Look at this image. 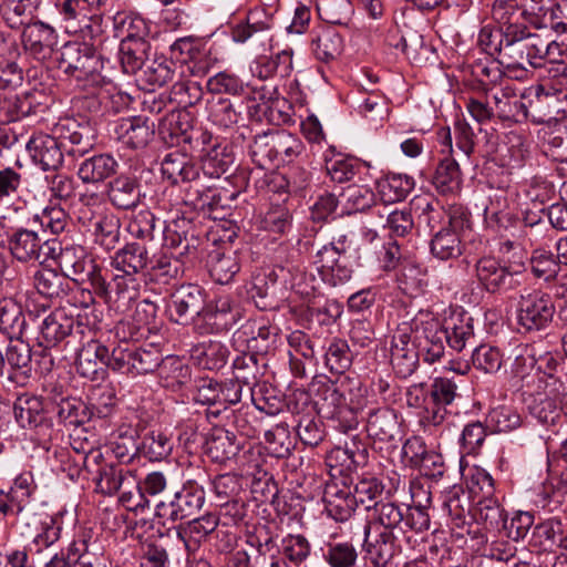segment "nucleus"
<instances>
[{"label":"nucleus","instance_id":"f257e3e1","mask_svg":"<svg viewBox=\"0 0 567 567\" xmlns=\"http://www.w3.org/2000/svg\"><path fill=\"white\" fill-rule=\"evenodd\" d=\"M151 262L145 244L132 241L115 251L111 266L117 271L111 280L105 276L103 302L109 310L118 313L127 311L140 296L141 282L137 275Z\"/></svg>","mask_w":567,"mask_h":567},{"label":"nucleus","instance_id":"f03ea898","mask_svg":"<svg viewBox=\"0 0 567 567\" xmlns=\"http://www.w3.org/2000/svg\"><path fill=\"white\" fill-rule=\"evenodd\" d=\"M60 260L56 264L60 271L71 281L81 285L89 282L91 290L83 289L82 305L87 308L95 303V297L103 301L105 291V270L87 257L84 248L76 245H66L60 249Z\"/></svg>","mask_w":567,"mask_h":567},{"label":"nucleus","instance_id":"7ed1b4c3","mask_svg":"<svg viewBox=\"0 0 567 567\" xmlns=\"http://www.w3.org/2000/svg\"><path fill=\"white\" fill-rule=\"evenodd\" d=\"M506 34L499 64L508 70H526V65L540 68L551 47L556 45L554 41L548 42L529 32L528 27Z\"/></svg>","mask_w":567,"mask_h":567},{"label":"nucleus","instance_id":"20e7f679","mask_svg":"<svg viewBox=\"0 0 567 567\" xmlns=\"http://www.w3.org/2000/svg\"><path fill=\"white\" fill-rule=\"evenodd\" d=\"M58 62L59 69L85 90L99 87L104 83L100 55L86 43L66 42L61 48Z\"/></svg>","mask_w":567,"mask_h":567},{"label":"nucleus","instance_id":"39448f33","mask_svg":"<svg viewBox=\"0 0 567 567\" xmlns=\"http://www.w3.org/2000/svg\"><path fill=\"white\" fill-rule=\"evenodd\" d=\"M556 307L553 297L538 289L524 288L517 303V323L526 332L547 329L553 322Z\"/></svg>","mask_w":567,"mask_h":567},{"label":"nucleus","instance_id":"423d86ee","mask_svg":"<svg viewBox=\"0 0 567 567\" xmlns=\"http://www.w3.org/2000/svg\"><path fill=\"white\" fill-rule=\"evenodd\" d=\"M312 391L319 413L328 419H333L336 412L344 406L346 391L353 394V398L350 399L351 403L360 404L359 398L363 395L361 381L349 377H344L340 381H332L329 378L316 380L312 383Z\"/></svg>","mask_w":567,"mask_h":567},{"label":"nucleus","instance_id":"0eeeda50","mask_svg":"<svg viewBox=\"0 0 567 567\" xmlns=\"http://www.w3.org/2000/svg\"><path fill=\"white\" fill-rule=\"evenodd\" d=\"M84 468L94 474L97 489L105 495H114L122 488L135 487V475L122 464L105 462L100 450H91L84 456Z\"/></svg>","mask_w":567,"mask_h":567},{"label":"nucleus","instance_id":"6e6552de","mask_svg":"<svg viewBox=\"0 0 567 567\" xmlns=\"http://www.w3.org/2000/svg\"><path fill=\"white\" fill-rule=\"evenodd\" d=\"M162 363V352L155 347L143 348L128 342H120L113 348L112 370L137 377L157 371Z\"/></svg>","mask_w":567,"mask_h":567},{"label":"nucleus","instance_id":"1a4fd4ad","mask_svg":"<svg viewBox=\"0 0 567 567\" xmlns=\"http://www.w3.org/2000/svg\"><path fill=\"white\" fill-rule=\"evenodd\" d=\"M205 503L204 488L193 480L156 505V515L173 523L196 515Z\"/></svg>","mask_w":567,"mask_h":567},{"label":"nucleus","instance_id":"9d476101","mask_svg":"<svg viewBox=\"0 0 567 567\" xmlns=\"http://www.w3.org/2000/svg\"><path fill=\"white\" fill-rule=\"evenodd\" d=\"M414 344L426 363H435L445 352L446 331L443 323L430 313H421L412 322Z\"/></svg>","mask_w":567,"mask_h":567},{"label":"nucleus","instance_id":"9b49d317","mask_svg":"<svg viewBox=\"0 0 567 567\" xmlns=\"http://www.w3.org/2000/svg\"><path fill=\"white\" fill-rule=\"evenodd\" d=\"M84 332L83 324L63 308H55L38 324L37 342L44 349L53 348L66 340L69 344Z\"/></svg>","mask_w":567,"mask_h":567},{"label":"nucleus","instance_id":"f8f14e48","mask_svg":"<svg viewBox=\"0 0 567 567\" xmlns=\"http://www.w3.org/2000/svg\"><path fill=\"white\" fill-rule=\"evenodd\" d=\"M274 554H279L276 542L260 530L248 535L245 544L229 554L227 567H267Z\"/></svg>","mask_w":567,"mask_h":567},{"label":"nucleus","instance_id":"ddd939ff","mask_svg":"<svg viewBox=\"0 0 567 567\" xmlns=\"http://www.w3.org/2000/svg\"><path fill=\"white\" fill-rule=\"evenodd\" d=\"M567 113V91L542 84L536 91L530 121L535 124L557 125Z\"/></svg>","mask_w":567,"mask_h":567},{"label":"nucleus","instance_id":"4468645a","mask_svg":"<svg viewBox=\"0 0 567 567\" xmlns=\"http://www.w3.org/2000/svg\"><path fill=\"white\" fill-rule=\"evenodd\" d=\"M205 291L197 285H183L172 295L168 303L171 320L186 324L195 317L203 319L205 311Z\"/></svg>","mask_w":567,"mask_h":567},{"label":"nucleus","instance_id":"2eb2a0df","mask_svg":"<svg viewBox=\"0 0 567 567\" xmlns=\"http://www.w3.org/2000/svg\"><path fill=\"white\" fill-rule=\"evenodd\" d=\"M331 476L332 478L326 483L323 491L324 508L336 522H346L358 507L357 501L346 476L340 480L336 478L334 474Z\"/></svg>","mask_w":567,"mask_h":567},{"label":"nucleus","instance_id":"dca6fc26","mask_svg":"<svg viewBox=\"0 0 567 567\" xmlns=\"http://www.w3.org/2000/svg\"><path fill=\"white\" fill-rule=\"evenodd\" d=\"M516 275L494 257H482L475 264V276L480 285L491 293L515 289L519 286Z\"/></svg>","mask_w":567,"mask_h":567},{"label":"nucleus","instance_id":"f3484780","mask_svg":"<svg viewBox=\"0 0 567 567\" xmlns=\"http://www.w3.org/2000/svg\"><path fill=\"white\" fill-rule=\"evenodd\" d=\"M158 133L163 141L171 146L189 144L194 142L199 146L202 131H194L189 122V114L184 111L172 110L158 120Z\"/></svg>","mask_w":567,"mask_h":567},{"label":"nucleus","instance_id":"a211bd4d","mask_svg":"<svg viewBox=\"0 0 567 567\" xmlns=\"http://www.w3.org/2000/svg\"><path fill=\"white\" fill-rule=\"evenodd\" d=\"M32 162L43 171H56L63 164L65 144L48 134L33 135L25 144Z\"/></svg>","mask_w":567,"mask_h":567},{"label":"nucleus","instance_id":"6ab92c4d","mask_svg":"<svg viewBox=\"0 0 567 567\" xmlns=\"http://www.w3.org/2000/svg\"><path fill=\"white\" fill-rule=\"evenodd\" d=\"M113 350L96 340H90L76 349V371L86 379L97 380L105 372L104 368L112 370Z\"/></svg>","mask_w":567,"mask_h":567},{"label":"nucleus","instance_id":"aec40b11","mask_svg":"<svg viewBox=\"0 0 567 567\" xmlns=\"http://www.w3.org/2000/svg\"><path fill=\"white\" fill-rule=\"evenodd\" d=\"M372 529V524L364 525V559L374 567H385L396 554L400 536L392 533L379 532L375 537L370 538Z\"/></svg>","mask_w":567,"mask_h":567},{"label":"nucleus","instance_id":"412c9836","mask_svg":"<svg viewBox=\"0 0 567 567\" xmlns=\"http://www.w3.org/2000/svg\"><path fill=\"white\" fill-rule=\"evenodd\" d=\"M21 40L24 50L39 61L51 58L58 45L55 30L43 22L28 24L22 32Z\"/></svg>","mask_w":567,"mask_h":567},{"label":"nucleus","instance_id":"4be33fe9","mask_svg":"<svg viewBox=\"0 0 567 567\" xmlns=\"http://www.w3.org/2000/svg\"><path fill=\"white\" fill-rule=\"evenodd\" d=\"M116 138L131 148H143L153 138L155 123L143 115L121 118L114 127Z\"/></svg>","mask_w":567,"mask_h":567},{"label":"nucleus","instance_id":"5701e85b","mask_svg":"<svg viewBox=\"0 0 567 567\" xmlns=\"http://www.w3.org/2000/svg\"><path fill=\"white\" fill-rule=\"evenodd\" d=\"M61 141L65 144V152L70 156H83L95 143V134L89 123H80L74 118H66L59 124Z\"/></svg>","mask_w":567,"mask_h":567},{"label":"nucleus","instance_id":"b1692460","mask_svg":"<svg viewBox=\"0 0 567 567\" xmlns=\"http://www.w3.org/2000/svg\"><path fill=\"white\" fill-rule=\"evenodd\" d=\"M7 244L11 257L19 262H33L41 257L43 239L35 230L24 227L12 229Z\"/></svg>","mask_w":567,"mask_h":567},{"label":"nucleus","instance_id":"393cba45","mask_svg":"<svg viewBox=\"0 0 567 567\" xmlns=\"http://www.w3.org/2000/svg\"><path fill=\"white\" fill-rule=\"evenodd\" d=\"M367 432L370 437L380 442L395 444L402 440L398 415L393 409L386 406L369 412Z\"/></svg>","mask_w":567,"mask_h":567},{"label":"nucleus","instance_id":"a878e982","mask_svg":"<svg viewBox=\"0 0 567 567\" xmlns=\"http://www.w3.org/2000/svg\"><path fill=\"white\" fill-rule=\"evenodd\" d=\"M420 357V351L414 343H410V336L406 332H398L392 337L391 364L399 378L411 377L419 365Z\"/></svg>","mask_w":567,"mask_h":567},{"label":"nucleus","instance_id":"bb28decb","mask_svg":"<svg viewBox=\"0 0 567 567\" xmlns=\"http://www.w3.org/2000/svg\"><path fill=\"white\" fill-rule=\"evenodd\" d=\"M491 14L505 33L525 29L530 24L528 9L518 0H494Z\"/></svg>","mask_w":567,"mask_h":567},{"label":"nucleus","instance_id":"cd10ccee","mask_svg":"<svg viewBox=\"0 0 567 567\" xmlns=\"http://www.w3.org/2000/svg\"><path fill=\"white\" fill-rule=\"evenodd\" d=\"M106 195L116 209H134L142 199L141 184L136 177L122 174L109 183Z\"/></svg>","mask_w":567,"mask_h":567},{"label":"nucleus","instance_id":"c85d7f7f","mask_svg":"<svg viewBox=\"0 0 567 567\" xmlns=\"http://www.w3.org/2000/svg\"><path fill=\"white\" fill-rule=\"evenodd\" d=\"M213 135L208 132L200 133V156L203 167L206 174L219 177L228 172L234 163L233 155L227 151V146H221L215 142L212 144Z\"/></svg>","mask_w":567,"mask_h":567},{"label":"nucleus","instance_id":"c756f323","mask_svg":"<svg viewBox=\"0 0 567 567\" xmlns=\"http://www.w3.org/2000/svg\"><path fill=\"white\" fill-rule=\"evenodd\" d=\"M240 319V309L229 296H220L210 305H205L203 320L212 331L219 333L231 329Z\"/></svg>","mask_w":567,"mask_h":567},{"label":"nucleus","instance_id":"7c9ffc66","mask_svg":"<svg viewBox=\"0 0 567 567\" xmlns=\"http://www.w3.org/2000/svg\"><path fill=\"white\" fill-rule=\"evenodd\" d=\"M151 42L136 34H127L120 43L118 59L123 72L135 74L148 60Z\"/></svg>","mask_w":567,"mask_h":567},{"label":"nucleus","instance_id":"2f4dec72","mask_svg":"<svg viewBox=\"0 0 567 567\" xmlns=\"http://www.w3.org/2000/svg\"><path fill=\"white\" fill-rule=\"evenodd\" d=\"M31 279L37 292L50 300L63 299L72 291L70 280L56 269L35 268Z\"/></svg>","mask_w":567,"mask_h":567},{"label":"nucleus","instance_id":"473e14b6","mask_svg":"<svg viewBox=\"0 0 567 567\" xmlns=\"http://www.w3.org/2000/svg\"><path fill=\"white\" fill-rule=\"evenodd\" d=\"M244 447V440L224 427H214L206 441V452L217 463H225L237 456Z\"/></svg>","mask_w":567,"mask_h":567},{"label":"nucleus","instance_id":"72a5a7b5","mask_svg":"<svg viewBox=\"0 0 567 567\" xmlns=\"http://www.w3.org/2000/svg\"><path fill=\"white\" fill-rule=\"evenodd\" d=\"M164 178L173 185L196 183L200 177L199 167L192 163L185 154L172 152L165 155L161 164Z\"/></svg>","mask_w":567,"mask_h":567},{"label":"nucleus","instance_id":"f704fd0d","mask_svg":"<svg viewBox=\"0 0 567 567\" xmlns=\"http://www.w3.org/2000/svg\"><path fill=\"white\" fill-rule=\"evenodd\" d=\"M495 114L501 121L522 123L530 118L528 107L511 87H503L493 94Z\"/></svg>","mask_w":567,"mask_h":567},{"label":"nucleus","instance_id":"c9c22d12","mask_svg":"<svg viewBox=\"0 0 567 567\" xmlns=\"http://www.w3.org/2000/svg\"><path fill=\"white\" fill-rule=\"evenodd\" d=\"M267 362L265 357L252 352H244L233 361L234 378L248 388L250 394L264 375Z\"/></svg>","mask_w":567,"mask_h":567},{"label":"nucleus","instance_id":"e433bc0d","mask_svg":"<svg viewBox=\"0 0 567 567\" xmlns=\"http://www.w3.org/2000/svg\"><path fill=\"white\" fill-rule=\"evenodd\" d=\"M241 332L248 336L247 348L250 352L265 357L276 343L278 328L269 326L264 319L249 320L241 327Z\"/></svg>","mask_w":567,"mask_h":567},{"label":"nucleus","instance_id":"4c0bfd02","mask_svg":"<svg viewBox=\"0 0 567 567\" xmlns=\"http://www.w3.org/2000/svg\"><path fill=\"white\" fill-rule=\"evenodd\" d=\"M70 550L78 554L75 567H107L103 548L92 530L81 532Z\"/></svg>","mask_w":567,"mask_h":567},{"label":"nucleus","instance_id":"58836bf2","mask_svg":"<svg viewBox=\"0 0 567 567\" xmlns=\"http://www.w3.org/2000/svg\"><path fill=\"white\" fill-rule=\"evenodd\" d=\"M218 524L219 519L216 515L205 514L186 524L178 525L176 534L183 540L187 550H195L200 542L217 528Z\"/></svg>","mask_w":567,"mask_h":567},{"label":"nucleus","instance_id":"ea45409f","mask_svg":"<svg viewBox=\"0 0 567 567\" xmlns=\"http://www.w3.org/2000/svg\"><path fill=\"white\" fill-rule=\"evenodd\" d=\"M229 350L220 341H207L193 346L190 360L203 370L218 371L228 361Z\"/></svg>","mask_w":567,"mask_h":567},{"label":"nucleus","instance_id":"a19ab883","mask_svg":"<svg viewBox=\"0 0 567 567\" xmlns=\"http://www.w3.org/2000/svg\"><path fill=\"white\" fill-rule=\"evenodd\" d=\"M4 355V377L10 381H17L19 377H29L31 371V348L19 340L9 343Z\"/></svg>","mask_w":567,"mask_h":567},{"label":"nucleus","instance_id":"79ce46f5","mask_svg":"<svg viewBox=\"0 0 567 567\" xmlns=\"http://www.w3.org/2000/svg\"><path fill=\"white\" fill-rule=\"evenodd\" d=\"M404 506L392 502L375 505L373 513L365 524H372L373 528L381 527V532L401 536L404 534Z\"/></svg>","mask_w":567,"mask_h":567},{"label":"nucleus","instance_id":"37998d69","mask_svg":"<svg viewBox=\"0 0 567 567\" xmlns=\"http://www.w3.org/2000/svg\"><path fill=\"white\" fill-rule=\"evenodd\" d=\"M13 413L16 421L24 429H35L47 421L43 402L34 395L19 396L13 404Z\"/></svg>","mask_w":567,"mask_h":567},{"label":"nucleus","instance_id":"c03bdc74","mask_svg":"<svg viewBox=\"0 0 567 567\" xmlns=\"http://www.w3.org/2000/svg\"><path fill=\"white\" fill-rule=\"evenodd\" d=\"M564 532L559 519H546L535 525L529 544L539 551L556 553L561 545Z\"/></svg>","mask_w":567,"mask_h":567},{"label":"nucleus","instance_id":"a18cd8bd","mask_svg":"<svg viewBox=\"0 0 567 567\" xmlns=\"http://www.w3.org/2000/svg\"><path fill=\"white\" fill-rule=\"evenodd\" d=\"M39 106L32 93L3 97L0 100V124L18 122L33 115Z\"/></svg>","mask_w":567,"mask_h":567},{"label":"nucleus","instance_id":"49530a36","mask_svg":"<svg viewBox=\"0 0 567 567\" xmlns=\"http://www.w3.org/2000/svg\"><path fill=\"white\" fill-rule=\"evenodd\" d=\"M311 49L319 61L329 63L341 54L343 40L332 28H321L313 33Z\"/></svg>","mask_w":567,"mask_h":567},{"label":"nucleus","instance_id":"de8ad7c7","mask_svg":"<svg viewBox=\"0 0 567 567\" xmlns=\"http://www.w3.org/2000/svg\"><path fill=\"white\" fill-rule=\"evenodd\" d=\"M207 266L210 277L220 285L229 284L240 269L236 252H225L220 249L209 252Z\"/></svg>","mask_w":567,"mask_h":567},{"label":"nucleus","instance_id":"09e8293b","mask_svg":"<svg viewBox=\"0 0 567 567\" xmlns=\"http://www.w3.org/2000/svg\"><path fill=\"white\" fill-rule=\"evenodd\" d=\"M117 162L109 154L94 155L84 159L79 167L78 175L84 184L103 182L116 171Z\"/></svg>","mask_w":567,"mask_h":567},{"label":"nucleus","instance_id":"8fccbe9b","mask_svg":"<svg viewBox=\"0 0 567 567\" xmlns=\"http://www.w3.org/2000/svg\"><path fill=\"white\" fill-rule=\"evenodd\" d=\"M156 372L163 386L172 390L186 385L192 378L189 367L175 355H162V363Z\"/></svg>","mask_w":567,"mask_h":567},{"label":"nucleus","instance_id":"3c124183","mask_svg":"<svg viewBox=\"0 0 567 567\" xmlns=\"http://www.w3.org/2000/svg\"><path fill=\"white\" fill-rule=\"evenodd\" d=\"M430 250L433 257L439 260L456 259L463 254V244L460 234L442 227L434 233Z\"/></svg>","mask_w":567,"mask_h":567},{"label":"nucleus","instance_id":"603ef678","mask_svg":"<svg viewBox=\"0 0 567 567\" xmlns=\"http://www.w3.org/2000/svg\"><path fill=\"white\" fill-rule=\"evenodd\" d=\"M184 272V260L177 255L163 251L152 262L148 276L152 281L167 285Z\"/></svg>","mask_w":567,"mask_h":567},{"label":"nucleus","instance_id":"864d4df0","mask_svg":"<svg viewBox=\"0 0 567 567\" xmlns=\"http://www.w3.org/2000/svg\"><path fill=\"white\" fill-rule=\"evenodd\" d=\"M25 326L21 306L11 298L0 300V332L10 340L19 338Z\"/></svg>","mask_w":567,"mask_h":567},{"label":"nucleus","instance_id":"5fc2aeb1","mask_svg":"<svg viewBox=\"0 0 567 567\" xmlns=\"http://www.w3.org/2000/svg\"><path fill=\"white\" fill-rule=\"evenodd\" d=\"M442 509L456 527H463L467 516L472 517L470 496L461 487H453L444 494Z\"/></svg>","mask_w":567,"mask_h":567},{"label":"nucleus","instance_id":"6e6d98bb","mask_svg":"<svg viewBox=\"0 0 567 567\" xmlns=\"http://www.w3.org/2000/svg\"><path fill=\"white\" fill-rule=\"evenodd\" d=\"M317 11L322 21L350 28L354 9L351 0H319Z\"/></svg>","mask_w":567,"mask_h":567},{"label":"nucleus","instance_id":"4d7b16f0","mask_svg":"<svg viewBox=\"0 0 567 567\" xmlns=\"http://www.w3.org/2000/svg\"><path fill=\"white\" fill-rule=\"evenodd\" d=\"M413 188L414 179L403 174H389L378 184L380 197L388 204L405 199Z\"/></svg>","mask_w":567,"mask_h":567},{"label":"nucleus","instance_id":"13d9d810","mask_svg":"<svg viewBox=\"0 0 567 567\" xmlns=\"http://www.w3.org/2000/svg\"><path fill=\"white\" fill-rule=\"evenodd\" d=\"M342 214L351 215L370 209L375 204L373 190L363 185H350L340 195Z\"/></svg>","mask_w":567,"mask_h":567},{"label":"nucleus","instance_id":"bf43d9fd","mask_svg":"<svg viewBox=\"0 0 567 567\" xmlns=\"http://www.w3.org/2000/svg\"><path fill=\"white\" fill-rule=\"evenodd\" d=\"M173 446L169 435L159 430H152L144 435L138 451L151 462H159L171 455Z\"/></svg>","mask_w":567,"mask_h":567},{"label":"nucleus","instance_id":"052dcab7","mask_svg":"<svg viewBox=\"0 0 567 567\" xmlns=\"http://www.w3.org/2000/svg\"><path fill=\"white\" fill-rule=\"evenodd\" d=\"M443 329L447 334L446 343L457 352L462 351L466 342L473 338V324L470 317L457 316L445 319Z\"/></svg>","mask_w":567,"mask_h":567},{"label":"nucleus","instance_id":"680f3d73","mask_svg":"<svg viewBox=\"0 0 567 567\" xmlns=\"http://www.w3.org/2000/svg\"><path fill=\"white\" fill-rule=\"evenodd\" d=\"M94 240L105 250L114 249L121 239V221L114 214H106L94 225Z\"/></svg>","mask_w":567,"mask_h":567},{"label":"nucleus","instance_id":"e2e57ef3","mask_svg":"<svg viewBox=\"0 0 567 567\" xmlns=\"http://www.w3.org/2000/svg\"><path fill=\"white\" fill-rule=\"evenodd\" d=\"M56 415L62 423L74 426L92 419L89 405L78 398H62L56 404Z\"/></svg>","mask_w":567,"mask_h":567},{"label":"nucleus","instance_id":"0e129e2a","mask_svg":"<svg viewBox=\"0 0 567 567\" xmlns=\"http://www.w3.org/2000/svg\"><path fill=\"white\" fill-rule=\"evenodd\" d=\"M383 492L384 485L380 480L373 476L360 478L352 488L357 505L363 506L367 511H373L375 505L382 503L380 498Z\"/></svg>","mask_w":567,"mask_h":567},{"label":"nucleus","instance_id":"69168bd1","mask_svg":"<svg viewBox=\"0 0 567 567\" xmlns=\"http://www.w3.org/2000/svg\"><path fill=\"white\" fill-rule=\"evenodd\" d=\"M433 183L441 193L454 192L461 184V169L457 162L446 155L440 159L436 167Z\"/></svg>","mask_w":567,"mask_h":567},{"label":"nucleus","instance_id":"338daca9","mask_svg":"<svg viewBox=\"0 0 567 567\" xmlns=\"http://www.w3.org/2000/svg\"><path fill=\"white\" fill-rule=\"evenodd\" d=\"M471 518L483 523L486 528L498 529L505 518L504 509L496 498L488 495L476 503Z\"/></svg>","mask_w":567,"mask_h":567},{"label":"nucleus","instance_id":"774afa93","mask_svg":"<svg viewBox=\"0 0 567 567\" xmlns=\"http://www.w3.org/2000/svg\"><path fill=\"white\" fill-rule=\"evenodd\" d=\"M323 559L330 567H353L358 553L352 543L330 542L323 549Z\"/></svg>","mask_w":567,"mask_h":567}]
</instances>
